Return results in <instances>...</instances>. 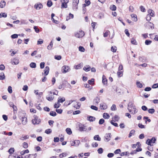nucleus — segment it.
Returning a JSON list of instances; mask_svg holds the SVG:
<instances>
[{
	"label": "nucleus",
	"mask_w": 158,
	"mask_h": 158,
	"mask_svg": "<svg viewBox=\"0 0 158 158\" xmlns=\"http://www.w3.org/2000/svg\"><path fill=\"white\" fill-rule=\"evenodd\" d=\"M79 2V0H73V9L74 10V6H78Z\"/></svg>",
	"instance_id": "dca6fc26"
},
{
	"label": "nucleus",
	"mask_w": 158,
	"mask_h": 158,
	"mask_svg": "<svg viewBox=\"0 0 158 158\" xmlns=\"http://www.w3.org/2000/svg\"><path fill=\"white\" fill-rule=\"evenodd\" d=\"M15 149L14 148H11L8 150V152L9 154H12L15 152Z\"/></svg>",
	"instance_id": "72a5a7b5"
},
{
	"label": "nucleus",
	"mask_w": 158,
	"mask_h": 158,
	"mask_svg": "<svg viewBox=\"0 0 158 158\" xmlns=\"http://www.w3.org/2000/svg\"><path fill=\"white\" fill-rule=\"evenodd\" d=\"M152 42V41L149 40H147L145 41V45H148L150 44Z\"/></svg>",
	"instance_id": "58836bf2"
},
{
	"label": "nucleus",
	"mask_w": 158,
	"mask_h": 158,
	"mask_svg": "<svg viewBox=\"0 0 158 158\" xmlns=\"http://www.w3.org/2000/svg\"><path fill=\"white\" fill-rule=\"evenodd\" d=\"M79 50L81 52H84L85 51V49L82 46H80L79 47Z\"/></svg>",
	"instance_id": "de8ad7c7"
},
{
	"label": "nucleus",
	"mask_w": 158,
	"mask_h": 158,
	"mask_svg": "<svg viewBox=\"0 0 158 158\" xmlns=\"http://www.w3.org/2000/svg\"><path fill=\"white\" fill-rule=\"evenodd\" d=\"M67 154L66 153L63 152L59 155V157L62 158L63 157H65L67 156Z\"/></svg>",
	"instance_id": "37998d69"
},
{
	"label": "nucleus",
	"mask_w": 158,
	"mask_h": 158,
	"mask_svg": "<svg viewBox=\"0 0 158 158\" xmlns=\"http://www.w3.org/2000/svg\"><path fill=\"white\" fill-rule=\"evenodd\" d=\"M21 120H22V123L23 125H25L27 122V118L25 117H22L21 118Z\"/></svg>",
	"instance_id": "ddd939ff"
},
{
	"label": "nucleus",
	"mask_w": 158,
	"mask_h": 158,
	"mask_svg": "<svg viewBox=\"0 0 158 158\" xmlns=\"http://www.w3.org/2000/svg\"><path fill=\"white\" fill-rule=\"evenodd\" d=\"M135 131L134 130H132L131 131L128 135V137L130 138L133 135H134L135 134Z\"/></svg>",
	"instance_id": "c9c22d12"
},
{
	"label": "nucleus",
	"mask_w": 158,
	"mask_h": 158,
	"mask_svg": "<svg viewBox=\"0 0 158 158\" xmlns=\"http://www.w3.org/2000/svg\"><path fill=\"white\" fill-rule=\"evenodd\" d=\"M156 141V138L155 137H152L151 139H148L146 141V143L148 145L153 146L152 143H154Z\"/></svg>",
	"instance_id": "f257e3e1"
},
{
	"label": "nucleus",
	"mask_w": 158,
	"mask_h": 158,
	"mask_svg": "<svg viewBox=\"0 0 158 158\" xmlns=\"http://www.w3.org/2000/svg\"><path fill=\"white\" fill-rule=\"evenodd\" d=\"M7 16V15L5 13H0V18L2 17L6 18Z\"/></svg>",
	"instance_id": "ea45409f"
},
{
	"label": "nucleus",
	"mask_w": 158,
	"mask_h": 158,
	"mask_svg": "<svg viewBox=\"0 0 158 158\" xmlns=\"http://www.w3.org/2000/svg\"><path fill=\"white\" fill-rule=\"evenodd\" d=\"M103 117L105 119H108L110 118V116L108 114L105 113L103 114Z\"/></svg>",
	"instance_id": "cd10ccee"
},
{
	"label": "nucleus",
	"mask_w": 158,
	"mask_h": 158,
	"mask_svg": "<svg viewBox=\"0 0 158 158\" xmlns=\"http://www.w3.org/2000/svg\"><path fill=\"white\" fill-rule=\"evenodd\" d=\"M105 122V120L103 118L100 119L99 121V124L100 125L102 124Z\"/></svg>",
	"instance_id": "e2e57ef3"
},
{
	"label": "nucleus",
	"mask_w": 158,
	"mask_h": 158,
	"mask_svg": "<svg viewBox=\"0 0 158 158\" xmlns=\"http://www.w3.org/2000/svg\"><path fill=\"white\" fill-rule=\"evenodd\" d=\"M148 15H150L151 17H154V12L152 9H149L148 10Z\"/></svg>",
	"instance_id": "4468645a"
},
{
	"label": "nucleus",
	"mask_w": 158,
	"mask_h": 158,
	"mask_svg": "<svg viewBox=\"0 0 158 158\" xmlns=\"http://www.w3.org/2000/svg\"><path fill=\"white\" fill-rule=\"evenodd\" d=\"M136 84L137 85V87L139 88H142L143 86L142 83L138 81L136 82Z\"/></svg>",
	"instance_id": "7c9ffc66"
},
{
	"label": "nucleus",
	"mask_w": 158,
	"mask_h": 158,
	"mask_svg": "<svg viewBox=\"0 0 158 158\" xmlns=\"http://www.w3.org/2000/svg\"><path fill=\"white\" fill-rule=\"evenodd\" d=\"M111 50L113 52H116L117 50V47L116 46H112L111 48Z\"/></svg>",
	"instance_id": "8fccbe9b"
},
{
	"label": "nucleus",
	"mask_w": 158,
	"mask_h": 158,
	"mask_svg": "<svg viewBox=\"0 0 158 158\" xmlns=\"http://www.w3.org/2000/svg\"><path fill=\"white\" fill-rule=\"evenodd\" d=\"M65 131L67 134L69 135H71L72 133L71 129L69 128H66Z\"/></svg>",
	"instance_id": "b1692460"
},
{
	"label": "nucleus",
	"mask_w": 158,
	"mask_h": 158,
	"mask_svg": "<svg viewBox=\"0 0 158 158\" xmlns=\"http://www.w3.org/2000/svg\"><path fill=\"white\" fill-rule=\"evenodd\" d=\"M148 112L151 114L154 113L155 112V110L154 108L149 109L148 110Z\"/></svg>",
	"instance_id": "a19ab883"
},
{
	"label": "nucleus",
	"mask_w": 158,
	"mask_h": 158,
	"mask_svg": "<svg viewBox=\"0 0 158 158\" xmlns=\"http://www.w3.org/2000/svg\"><path fill=\"white\" fill-rule=\"evenodd\" d=\"M90 69L91 67L90 66L86 65L83 67V69L86 72H88L90 70Z\"/></svg>",
	"instance_id": "a211bd4d"
},
{
	"label": "nucleus",
	"mask_w": 158,
	"mask_h": 158,
	"mask_svg": "<svg viewBox=\"0 0 158 158\" xmlns=\"http://www.w3.org/2000/svg\"><path fill=\"white\" fill-rule=\"evenodd\" d=\"M34 118L32 120V123L34 125L39 124L41 120L39 117L36 115H34L33 116Z\"/></svg>",
	"instance_id": "f03ea898"
},
{
	"label": "nucleus",
	"mask_w": 158,
	"mask_h": 158,
	"mask_svg": "<svg viewBox=\"0 0 158 158\" xmlns=\"http://www.w3.org/2000/svg\"><path fill=\"white\" fill-rule=\"evenodd\" d=\"M90 108L93 110L97 111L98 110V107L94 105H91L90 106Z\"/></svg>",
	"instance_id": "864d4df0"
},
{
	"label": "nucleus",
	"mask_w": 158,
	"mask_h": 158,
	"mask_svg": "<svg viewBox=\"0 0 158 158\" xmlns=\"http://www.w3.org/2000/svg\"><path fill=\"white\" fill-rule=\"evenodd\" d=\"M114 122L115 121L114 120H111L110 121V123L112 125L115 127H118V124L117 123H114Z\"/></svg>",
	"instance_id": "c756f323"
},
{
	"label": "nucleus",
	"mask_w": 158,
	"mask_h": 158,
	"mask_svg": "<svg viewBox=\"0 0 158 158\" xmlns=\"http://www.w3.org/2000/svg\"><path fill=\"white\" fill-rule=\"evenodd\" d=\"M45 63L44 62H41L40 64V67L41 69L44 68L45 66Z\"/></svg>",
	"instance_id": "bf43d9fd"
},
{
	"label": "nucleus",
	"mask_w": 158,
	"mask_h": 158,
	"mask_svg": "<svg viewBox=\"0 0 158 158\" xmlns=\"http://www.w3.org/2000/svg\"><path fill=\"white\" fill-rule=\"evenodd\" d=\"M70 69L69 67L68 66L64 65L61 68V71L63 73H65L68 72Z\"/></svg>",
	"instance_id": "423d86ee"
},
{
	"label": "nucleus",
	"mask_w": 158,
	"mask_h": 158,
	"mask_svg": "<svg viewBox=\"0 0 158 158\" xmlns=\"http://www.w3.org/2000/svg\"><path fill=\"white\" fill-rule=\"evenodd\" d=\"M47 99L49 101H52L54 99V97H52V96H49L48 97H46Z\"/></svg>",
	"instance_id": "5fc2aeb1"
},
{
	"label": "nucleus",
	"mask_w": 158,
	"mask_h": 158,
	"mask_svg": "<svg viewBox=\"0 0 158 158\" xmlns=\"http://www.w3.org/2000/svg\"><path fill=\"white\" fill-rule=\"evenodd\" d=\"M53 43L52 42V40L50 42L49 45L47 47V48L49 50H51L52 49V46H53Z\"/></svg>",
	"instance_id": "a878e982"
},
{
	"label": "nucleus",
	"mask_w": 158,
	"mask_h": 158,
	"mask_svg": "<svg viewBox=\"0 0 158 158\" xmlns=\"http://www.w3.org/2000/svg\"><path fill=\"white\" fill-rule=\"evenodd\" d=\"M117 9L116 6L114 5H111L110 7V9L112 11H115Z\"/></svg>",
	"instance_id": "473e14b6"
},
{
	"label": "nucleus",
	"mask_w": 158,
	"mask_h": 158,
	"mask_svg": "<svg viewBox=\"0 0 158 158\" xmlns=\"http://www.w3.org/2000/svg\"><path fill=\"white\" fill-rule=\"evenodd\" d=\"M29 66L32 68H35L36 67V64L33 62H31Z\"/></svg>",
	"instance_id": "393cba45"
},
{
	"label": "nucleus",
	"mask_w": 158,
	"mask_h": 158,
	"mask_svg": "<svg viewBox=\"0 0 158 158\" xmlns=\"http://www.w3.org/2000/svg\"><path fill=\"white\" fill-rule=\"evenodd\" d=\"M56 112L58 114H61L62 113L63 110L62 109H57L56 110Z\"/></svg>",
	"instance_id": "13d9d810"
},
{
	"label": "nucleus",
	"mask_w": 158,
	"mask_h": 158,
	"mask_svg": "<svg viewBox=\"0 0 158 158\" xmlns=\"http://www.w3.org/2000/svg\"><path fill=\"white\" fill-rule=\"evenodd\" d=\"M85 35V33L84 31L82 30L80 31L77 32L75 35V36L78 38H82Z\"/></svg>",
	"instance_id": "20e7f679"
},
{
	"label": "nucleus",
	"mask_w": 158,
	"mask_h": 158,
	"mask_svg": "<svg viewBox=\"0 0 158 158\" xmlns=\"http://www.w3.org/2000/svg\"><path fill=\"white\" fill-rule=\"evenodd\" d=\"M75 101V100H71L70 101H66L64 102V105L67 106L69 105Z\"/></svg>",
	"instance_id": "9d476101"
},
{
	"label": "nucleus",
	"mask_w": 158,
	"mask_h": 158,
	"mask_svg": "<svg viewBox=\"0 0 158 158\" xmlns=\"http://www.w3.org/2000/svg\"><path fill=\"white\" fill-rule=\"evenodd\" d=\"M49 67L48 66H46L45 68V69L44 71V75L45 76L47 75L49 73Z\"/></svg>",
	"instance_id": "9b49d317"
},
{
	"label": "nucleus",
	"mask_w": 158,
	"mask_h": 158,
	"mask_svg": "<svg viewBox=\"0 0 158 158\" xmlns=\"http://www.w3.org/2000/svg\"><path fill=\"white\" fill-rule=\"evenodd\" d=\"M79 130L80 131H84L86 132H88L87 131V129L85 128L86 126H85L84 124H82L81 123H79L78 124Z\"/></svg>",
	"instance_id": "7ed1b4c3"
},
{
	"label": "nucleus",
	"mask_w": 158,
	"mask_h": 158,
	"mask_svg": "<svg viewBox=\"0 0 158 158\" xmlns=\"http://www.w3.org/2000/svg\"><path fill=\"white\" fill-rule=\"evenodd\" d=\"M111 136V135L110 133H106L104 137L105 139V141L106 142H107L109 141L110 140Z\"/></svg>",
	"instance_id": "0eeeda50"
},
{
	"label": "nucleus",
	"mask_w": 158,
	"mask_h": 158,
	"mask_svg": "<svg viewBox=\"0 0 158 158\" xmlns=\"http://www.w3.org/2000/svg\"><path fill=\"white\" fill-rule=\"evenodd\" d=\"M94 78H91L90 80L88 81V82L89 84L91 85L92 83H94Z\"/></svg>",
	"instance_id": "0e129e2a"
},
{
	"label": "nucleus",
	"mask_w": 158,
	"mask_h": 158,
	"mask_svg": "<svg viewBox=\"0 0 158 158\" xmlns=\"http://www.w3.org/2000/svg\"><path fill=\"white\" fill-rule=\"evenodd\" d=\"M53 5V3L51 0H48L47 2V5L48 7H51Z\"/></svg>",
	"instance_id": "5701e85b"
},
{
	"label": "nucleus",
	"mask_w": 158,
	"mask_h": 158,
	"mask_svg": "<svg viewBox=\"0 0 158 158\" xmlns=\"http://www.w3.org/2000/svg\"><path fill=\"white\" fill-rule=\"evenodd\" d=\"M131 16L132 18H134L133 21L135 22H136L137 21L138 19L137 15L135 14H132L131 15Z\"/></svg>",
	"instance_id": "412c9836"
},
{
	"label": "nucleus",
	"mask_w": 158,
	"mask_h": 158,
	"mask_svg": "<svg viewBox=\"0 0 158 158\" xmlns=\"http://www.w3.org/2000/svg\"><path fill=\"white\" fill-rule=\"evenodd\" d=\"M134 103L132 101H130L129 103L128 104V106L130 107L131 108L132 107H133V109H135V106H134Z\"/></svg>",
	"instance_id": "6ab92c4d"
},
{
	"label": "nucleus",
	"mask_w": 158,
	"mask_h": 158,
	"mask_svg": "<svg viewBox=\"0 0 158 158\" xmlns=\"http://www.w3.org/2000/svg\"><path fill=\"white\" fill-rule=\"evenodd\" d=\"M65 100V98L64 97L61 98V97H59L57 99V102L59 103H63Z\"/></svg>",
	"instance_id": "2eb2a0df"
},
{
	"label": "nucleus",
	"mask_w": 158,
	"mask_h": 158,
	"mask_svg": "<svg viewBox=\"0 0 158 158\" xmlns=\"http://www.w3.org/2000/svg\"><path fill=\"white\" fill-rule=\"evenodd\" d=\"M87 119L90 122H93L95 120L96 118L93 116H89L87 117Z\"/></svg>",
	"instance_id": "f8f14e48"
},
{
	"label": "nucleus",
	"mask_w": 158,
	"mask_h": 158,
	"mask_svg": "<svg viewBox=\"0 0 158 158\" xmlns=\"http://www.w3.org/2000/svg\"><path fill=\"white\" fill-rule=\"evenodd\" d=\"M66 86V84L64 83H62V84L59 85L58 87L59 89H61L62 88H64Z\"/></svg>",
	"instance_id": "a18cd8bd"
},
{
	"label": "nucleus",
	"mask_w": 158,
	"mask_h": 158,
	"mask_svg": "<svg viewBox=\"0 0 158 158\" xmlns=\"http://www.w3.org/2000/svg\"><path fill=\"white\" fill-rule=\"evenodd\" d=\"M114 118L115 121L118 122L120 119V118L118 115H116L114 116Z\"/></svg>",
	"instance_id": "680f3d73"
},
{
	"label": "nucleus",
	"mask_w": 158,
	"mask_h": 158,
	"mask_svg": "<svg viewBox=\"0 0 158 158\" xmlns=\"http://www.w3.org/2000/svg\"><path fill=\"white\" fill-rule=\"evenodd\" d=\"M100 105L101 110H105L107 108V106L105 103H101Z\"/></svg>",
	"instance_id": "1a4fd4ad"
},
{
	"label": "nucleus",
	"mask_w": 158,
	"mask_h": 158,
	"mask_svg": "<svg viewBox=\"0 0 158 158\" xmlns=\"http://www.w3.org/2000/svg\"><path fill=\"white\" fill-rule=\"evenodd\" d=\"M146 25H149V26L150 27L151 29H153L154 28V24L151 22H148L147 23H146Z\"/></svg>",
	"instance_id": "bb28decb"
},
{
	"label": "nucleus",
	"mask_w": 158,
	"mask_h": 158,
	"mask_svg": "<svg viewBox=\"0 0 158 158\" xmlns=\"http://www.w3.org/2000/svg\"><path fill=\"white\" fill-rule=\"evenodd\" d=\"M141 11L142 12H145L146 11L145 8L142 6H141L139 7Z\"/></svg>",
	"instance_id": "338daca9"
},
{
	"label": "nucleus",
	"mask_w": 158,
	"mask_h": 158,
	"mask_svg": "<svg viewBox=\"0 0 158 158\" xmlns=\"http://www.w3.org/2000/svg\"><path fill=\"white\" fill-rule=\"evenodd\" d=\"M94 139L95 140L100 141L101 140V138L98 135H96L94 137Z\"/></svg>",
	"instance_id": "c85d7f7f"
},
{
	"label": "nucleus",
	"mask_w": 158,
	"mask_h": 158,
	"mask_svg": "<svg viewBox=\"0 0 158 158\" xmlns=\"http://www.w3.org/2000/svg\"><path fill=\"white\" fill-rule=\"evenodd\" d=\"M67 3H66L62 2L61 5V8H65L67 7Z\"/></svg>",
	"instance_id": "2f4dec72"
},
{
	"label": "nucleus",
	"mask_w": 158,
	"mask_h": 158,
	"mask_svg": "<svg viewBox=\"0 0 158 158\" xmlns=\"http://www.w3.org/2000/svg\"><path fill=\"white\" fill-rule=\"evenodd\" d=\"M123 71H118L117 73V74L118 77H120L123 76Z\"/></svg>",
	"instance_id": "09e8293b"
},
{
	"label": "nucleus",
	"mask_w": 158,
	"mask_h": 158,
	"mask_svg": "<svg viewBox=\"0 0 158 158\" xmlns=\"http://www.w3.org/2000/svg\"><path fill=\"white\" fill-rule=\"evenodd\" d=\"M97 151L98 152V153L99 154H101L103 153V149L102 148H100L98 149Z\"/></svg>",
	"instance_id": "052dcab7"
},
{
	"label": "nucleus",
	"mask_w": 158,
	"mask_h": 158,
	"mask_svg": "<svg viewBox=\"0 0 158 158\" xmlns=\"http://www.w3.org/2000/svg\"><path fill=\"white\" fill-rule=\"evenodd\" d=\"M110 109L112 111H115L116 110V105L115 104H113L112 106H111Z\"/></svg>",
	"instance_id": "603ef678"
},
{
	"label": "nucleus",
	"mask_w": 158,
	"mask_h": 158,
	"mask_svg": "<svg viewBox=\"0 0 158 158\" xmlns=\"http://www.w3.org/2000/svg\"><path fill=\"white\" fill-rule=\"evenodd\" d=\"M38 90H35L34 93H35V94L36 95H39V96L40 97H41V96L43 95V93L42 92L38 93Z\"/></svg>",
	"instance_id": "4c0bfd02"
},
{
	"label": "nucleus",
	"mask_w": 158,
	"mask_h": 158,
	"mask_svg": "<svg viewBox=\"0 0 158 158\" xmlns=\"http://www.w3.org/2000/svg\"><path fill=\"white\" fill-rule=\"evenodd\" d=\"M61 105L60 103H58V102L57 101V103H55L54 105V107L55 108L57 109L59 108Z\"/></svg>",
	"instance_id": "e433bc0d"
},
{
	"label": "nucleus",
	"mask_w": 158,
	"mask_h": 158,
	"mask_svg": "<svg viewBox=\"0 0 158 158\" xmlns=\"http://www.w3.org/2000/svg\"><path fill=\"white\" fill-rule=\"evenodd\" d=\"M100 102V98L98 97H96L94 100L93 102L95 105H98Z\"/></svg>",
	"instance_id": "f3484780"
},
{
	"label": "nucleus",
	"mask_w": 158,
	"mask_h": 158,
	"mask_svg": "<svg viewBox=\"0 0 158 158\" xmlns=\"http://www.w3.org/2000/svg\"><path fill=\"white\" fill-rule=\"evenodd\" d=\"M40 104H39L38 105H37V104H35V106H36V108L40 110H42V108L40 106Z\"/></svg>",
	"instance_id": "6e6d98bb"
},
{
	"label": "nucleus",
	"mask_w": 158,
	"mask_h": 158,
	"mask_svg": "<svg viewBox=\"0 0 158 158\" xmlns=\"http://www.w3.org/2000/svg\"><path fill=\"white\" fill-rule=\"evenodd\" d=\"M49 114L51 116L55 117L56 115L57 114L55 111H51L50 112Z\"/></svg>",
	"instance_id": "79ce46f5"
},
{
	"label": "nucleus",
	"mask_w": 158,
	"mask_h": 158,
	"mask_svg": "<svg viewBox=\"0 0 158 158\" xmlns=\"http://www.w3.org/2000/svg\"><path fill=\"white\" fill-rule=\"evenodd\" d=\"M8 91L10 94H11L12 92V88L11 86H9L8 88Z\"/></svg>",
	"instance_id": "69168bd1"
},
{
	"label": "nucleus",
	"mask_w": 158,
	"mask_h": 158,
	"mask_svg": "<svg viewBox=\"0 0 158 158\" xmlns=\"http://www.w3.org/2000/svg\"><path fill=\"white\" fill-rule=\"evenodd\" d=\"M43 7V5L40 2H37L34 5V8L37 10H39Z\"/></svg>",
	"instance_id": "39448f33"
},
{
	"label": "nucleus",
	"mask_w": 158,
	"mask_h": 158,
	"mask_svg": "<svg viewBox=\"0 0 158 158\" xmlns=\"http://www.w3.org/2000/svg\"><path fill=\"white\" fill-rule=\"evenodd\" d=\"M11 62L13 64H14L15 65H16L19 63V60L17 58H15L13 60H11Z\"/></svg>",
	"instance_id": "6e6552de"
},
{
	"label": "nucleus",
	"mask_w": 158,
	"mask_h": 158,
	"mask_svg": "<svg viewBox=\"0 0 158 158\" xmlns=\"http://www.w3.org/2000/svg\"><path fill=\"white\" fill-rule=\"evenodd\" d=\"M6 5V2L4 1H1L0 3V7L2 8Z\"/></svg>",
	"instance_id": "4be33fe9"
},
{
	"label": "nucleus",
	"mask_w": 158,
	"mask_h": 158,
	"mask_svg": "<svg viewBox=\"0 0 158 158\" xmlns=\"http://www.w3.org/2000/svg\"><path fill=\"white\" fill-rule=\"evenodd\" d=\"M131 43L132 44L136 45L137 44V43L136 40L134 38H132L131 41Z\"/></svg>",
	"instance_id": "f704fd0d"
},
{
	"label": "nucleus",
	"mask_w": 158,
	"mask_h": 158,
	"mask_svg": "<svg viewBox=\"0 0 158 158\" xmlns=\"http://www.w3.org/2000/svg\"><path fill=\"white\" fill-rule=\"evenodd\" d=\"M52 132V130L50 128L48 129L45 130V133L47 134H49Z\"/></svg>",
	"instance_id": "c03bdc74"
},
{
	"label": "nucleus",
	"mask_w": 158,
	"mask_h": 158,
	"mask_svg": "<svg viewBox=\"0 0 158 158\" xmlns=\"http://www.w3.org/2000/svg\"><path fill=\"white\" fill-rule=\"evenodd\" d=\"M102 82L104 85H106L107 83V80L105 78V77L103 76L102 78Z\"/></svg>",
	"instance_id": "aec40b11"
},
{
	"label": "nucleus",
	"mask_w": 158,
	"mask_h": 158,
	"mask_svg": "<svg viewBox=\"0 0 158 158\" xmlns=\"http://www.w3.org/2000/svg\"><path fill=\"white\" fill-rule=\"evenodd\" d=\"M86 4H83L82 11L84 14H85L86 11Z\"/></svg>",
	"instance_id": "3c124183"
},
{
	"label": "nucleus",
	"mask_w": 158,
	"mask_h": 158,
	"mask_svg": "<svg viewBox=\"0 0 158 158\" xmlns=\"http://www.w3.org/2000/svg\"><path fill=\"white\" fill-rule=\"evenodd\" d=\"M20 34L18 35L17 34H15L12 35L11 36V38L13 39L17 38L18 37V35H20Z\"/></svg>",
	"instance_id": "49530a36"
},
{
	"label": "nucleus",
	"mask_w": 158,
	"mask_h": 158,
	"mask_svg": "<svg viewBox=\"0 0 158 158\" xmlns=\"http://www.w3.org/2000/svg\"><path fill=\"white\" fill-rule=\"evenodd\" d=\"M158 88V83L154 84L152 86V88L153 89H156Z\"/></svg>",
	"instance_id": "774afa93"
},
{
	"label": "nucleus",
	"mask_w": 158,
	"mask_h": 158,
	"mask_svg": "<svg viewBox=\"0 0 158 158\" xmlns=\"http://www.w3.org/2000/svg\"><path fill=\"white\" fill-rule=\"evenodd\" d=\"M33 28L35 30V31L37 33H38L40 32V30L36 26H34L33 27Z\"/></svg>",
	"instance_id": "4d7b16f0"
}]
</instances>
